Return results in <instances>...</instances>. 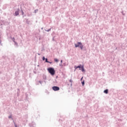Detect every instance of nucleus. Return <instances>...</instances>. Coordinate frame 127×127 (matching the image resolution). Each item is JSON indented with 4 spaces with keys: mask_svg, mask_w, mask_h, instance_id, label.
Instances as JSON below:
<instances>
[{
    "mask_svg": "<svg viewBox=\"0 0 127 127\" xmlns=\"http://www.w3.org/2000/svg\"><path fill=\"white\" fill-rule=\"evenodd\" d=\"M74 46L75 48H78L79 47L80 48L81 50H83L84 49V45L81 42H78L77 44H75Z\"/></svg>",
    "mask_w": 127,
    "mask_h": 127,
    "instance_id": "obj_1",
    "label": "nucleus"
},
{
    "mask_svg": "<svg viewBox=\"0 0 127 127\" xmlns=\"http://www.w3.org/2000/svg\"><path fill=\"white\" fill-rule=\"evenodd\" d=\"M49 73L52 75V76H54L55 75V69L53 67H50L47 69Z\"/></svg>",
    "mask_w": 127,
    "mask_h": 127,
    "instance_id": "obj_2",
    "label": "nucleus"
},
{
    "mask_svg": "<svg viewBox=\"0 0 127 127\" xmlns=\"http://www.w3.org/2000/svg\"><path fill=\"white\" fill-rule=\"evenodd\" d=\"M79 70L82 71V72H86V70H85V68L84 67V65L79 64Z\"/></svg>",
    "mask_w": 127,
    "mask_h": 127,
    "instance_id": "obj_3",
    "label": "nucleus"
},
{
    "mask_svg": "<svg viewBox=\"0 0 127 127\" xmlns=\"http://www.w3.org/2000/svg\"><path fill=\"white\" fill-rule=\"evenodd\" d=\"M52 90L55 91H59L60 87L57 86H54L52 87Z\"/></svg>",
    "mask_w": 127,
    "mask_h": 127,
    "instance_id": "obj_4",
    "label": "nucleus"
},
{
    "mask_svg": "<svg viewBox=\"0 0 127 127\" xmlns=\"http://www.w3.org/2000/svg\"><path fill=\"white\" fill-rule=\"evenodd\" d=\"M19 15V8H18L17 9V11H16L14 14V15L15 16H17V15Z\"/></svg>",
    "mask_w": 127,
    "mask_h": 127,
    "instance_id": "obj_5",
    "label": "nucleus"
},
{
    "mask_svg": "<svg viewBox=\"0 0 127 127\" xmlns=\"http://www.w3.org/2000/svg\"><path fill=\"white\" fill-rule=\"evenodd\" d=\"M29 126L30 127H35V123L33 122L32 123L29 124Z\"/></svg>",
    "mask_w": 127,
    "mask_h": 127,
    "instance_id": "obj_6",
    "label": "nucleus"
},
{
    "mask_svg": "<svg viewBox=\"0 0 127 127\" xmlns=\"http://www.w3.org/2000/svg\"><path fill=\"white\" fill-rule=\"evenodd\" d=\"M17 90L18 91L17 92V97H19V94H20V90L19 88H17Z\"/></svg>",
    "mask_w": 127,
    "mask_h": 127,
    "instance_id": "obj_7",
    "label": "nucleus"
},
{
    "mask_svg": "<svg viewBox=\"0 0 127 127\" xmlns=\"http://www.w3.org/2000/svg\"><path fill=\"white\" fill-rule=\"evenodd\" d=\"M103 93H104V94H109V89H106L104 90V91H103Z\"/></svg>",
    "mask_w": 127,
    "mask_h": 127,
    "instance_id": "obj_8",
    "label": "nucleus"
},
{
    "mask_svg": "<svg viewBox=\"0 0 127 127\" xmlns=\"http://www.w3.org/2000/svg\"><path fill=\"white\" fill-rule=\"evenodd\" d=\"M74 68H75L74 71H76V69H78V68L79 69L80 68V64L78 65H75Z\"/></svg>",
    "mask_w": 127,
    "mask_h": 127,
    "instance_id": "obj_9",
    "label": "nucleus"
},
{
    "mask_svg": "<svg viewBox=\"0 0 127 127\" xmlns=\"http://www.w3.org/2000/svg\"><path fill=\"white\" fill-rule=\"evenodd\" d=\"M14 45L15 47L16 48H17V47H18V44L17 43V42H14Z\"/></svg>",
    "mask_w": 127,
    "mask_h": 127,
    "instance_id": "obj_10",
    "label": "nucleus"
},
{
    "mask_svg": "<svg viewBox=\"0 0 127 127\" xmlns=\"http://www.w3.org/2000/svg\"><path fill=\"white\" fill-rule=\"evenodd\" d=\"M26 23H27V24H29V23H30V21L27 19L26 20Z\"/></svg>",
    "mask_w": 127,
    "mask_h": 127,
    "instance_id": "obj_11",
    "label": "nucleus"
},
{
    "mask_svg": "<svg viewBox=\"0 0 127 127\" xmlns=\"http://www.w3.org/2000/svg\"><path fill=\"white\" fill-rule=\"evenodd\" d=\"M54 61L55 62H56L57 63H58V62H59V60L58 59H54Z\"/></svg>",
    "mask_w": 127,
    "mask_h": 127,
    "instance_id": "obj_12",
    "label": "nucleus"
},
{
    "mask_svg": "<svg viewBox=\"0 0 127 127\" xmlns=\"http://www.w3.org/2000/svg\"><path fill=\"white\" fill-rule=\"evenodd\" d=\"M21 11L22 15H24V12H23V10H22V9L21 8Z\"/></svg>",
    "mask_w": 127,
    "mask_h": 127,
    "instance_id": "obj_13",
    "label": "nucleus"
},
{
    "mask_svg": "<svg viewBox=\"0 0 127 127\" xmlns=\"http://www.w3.org/2000/svg\"><path fill=\"white\" fill-rule=\"evenodd\" d=\"M69 82H70V86H72V82H73V80L72 79H69Z\"/></svg>",
    "mask_w": 127,
    "mask_h": 127,
    "instance_id": "obj_14",
    "label": "nucleus"
},
{
    "mask_svg": "<svg viewBox=\"0 0 127 127\" xmlns=\"http://www.w3.org/2000/svg\"><path fill=\"white\" fill-rule=\"evenodd\" d=\"M81 84H82V86H84V85H85V80L82 81Z\"/></svg>",
    "mask_w": 127,
    "mask_h": 127,
    "instance_id": "obj_15",
    "label": "nucleus"
},
{
    "mask_svg": "<svg viewBox=\"0 0 127 127\" xmlns=\"http://www.w3.org/2000/svg\"><path fill=\"white\" fill-rule=\"evenodd\" d=\"M8 119H11V120H12V121H13V118H12V117L11 116V115H10L9 116H8Z\"/></svg>",
    "mask_w": 127,
    "mask_h": 127,
    "instance_id": "obj_16",
    "label": "nucleus"
},
{
    "mask_svg": "<svg viewBox=\"0 0 127 127\" xmlns=\"http://www.w3.org/2000/svg\"><path fill=\"white\" fill-rule=\"evenodd\" d=\"M45 61L46 63H48V62H49V61H48V58H46Z\"/></svg>",
    "mask_w": 127,
    "mask_h": 127,
    "instance_id": "obj_17",
    "label": "nucleus"
},
{
    "mask_svg": "<svg viewBox=\"0 0 127 127\" xmlns=\"http://www.w3.org/2000/svg\"><path fill=\"white\" fill-rule=\"evenodd\" d=\"M13 123H14V127H17V125H16V124H15V122H14V121H13Z\"/></svg>",
    "mask_w": 127,
    "mask_h": 127,
    "instance_id": "obj_18",
    "label": "nucleus"
},
{
    "mask_svg": "<svg viewBox=\"0 0 127 127\" xmlns=\"http://www.w3.org/2000/svg\"><path fill=\"white\" fill-rule=\"evenodd\" d=\"M45 31H47V32H49V31H51V28H50L48 30H45Z\"/></svg>",
    "mask_w": 127,
    "mask_h": 127,
    "instance_id": "obj_19",
    "label": "nucleus"
},
{
    "mask_svg": "<svg viewBox=\"0 0 127 127\" xmlns=\"http://www.w3.org/2000/svg\"><path fill=\"white\" fill-rule=\"evenodd\" d=\"M45 59H46V58H45V57H43V58H42V60H43V61H45Z\"/></svg>",
    "mask_w": 127,
    "mask_h": 127,
    "instance_id": "obj_20",
    "label": "nucleus"
},
{
    "mask_svg": "<svg viewBox=\"0 0 127 127\" xmlns=\"http://www.w3.org/2000/svg\"><path fill=\"white\" fill-rule=\"evenodd\" d=\"M121 13L122 14V15H126V13H124V11H122Z\"/></svg>",
    "mask_w": 127,
    "mask_h": 127,
    "instance_id": "obj_21",
    "label": "nucleus"
},
{
    "mask_svg": "<svg viewBox=\"0 0 127 127\" xmlns=\"http://www.w3.org/2000/svg\"><path fill=\"white\" fill-rule=\"evenodd\" d=\"M43 79H44V80H46V79H47L46 75L43 76Z\"/></svg>",
    "mask_w": 127,
    "mask_h": 127,
    "instance_id": "obj_22",
    "label": "nucleus"
},
{
    "mask_svg": "<svg viewBox=\"0 0 127 127\" xmlns=\"http://www.w3.org/2000/svg\"><path fill=\"white\" fill-rule=\"evenodd\" d=\"M38 12V9H37L34 10V12L35 13H36V12Z\"/></svg>",
    "mask_w": 127,
    "mask_h": 127,
    "instance_id": "obj_23",
    "label": "nucleus"
},
{
    "mask_svg": "<svg viewBox=\"0 0 127 127\" xmlns=\"http://www.w3.org/2000/svg\"><path fill=\"white\" fill-rule=\"evenodd\" d=\"M12 41H13V42H15V39L14 38V37H13V38H12Z\"/></svg>",
    "mask_w": 127,
    "mask_h": 127,
    "instance_id": "obj_24",
    "label": "nucleus"
},
{
    "mask_svg": "<svg viewBox=\"0 0 127 127\" xmlns=\"http://www.w3.org/2000/svg\"><path fill=\"white\" fill-rule=\"evenodd\" d=\"M0 45H2V44H1V40H0Z\"/></svg>",
    "mask_w": 127,
    "mask_h": 127,
    "instance_id": "obj_25",
    "label": "nucleus"
},
{
    "mask_svg": "<svg viewBox=\"0 0 127 127\" xmlns=\"http://www.w3.org/2000/svg\"><path fill=\"white\" fill-rule=\"evenodd\" d=\"M48 63H49L50 64H52V62L49 61V62H48Z\"/></svg>",
    "mask_w": 127,
    "mask_h": 127,
    "instance_id": "obj_26",
    "label": "nucleus"
},
{
    "mask_svg": "<svg viewBox=\"0 0 127 127\" xmlns=\"http://www.w3.org/2000/svg\"><path fill=\"white\" fill-rule=\"evenodd\" d=\"M38 83H40V84H42V81H38Z\"/></svg>",
    "mask_w": 127,
    "mask_h": 127,
    "instance_id": "obj_27",
    "label": "nucleus"
},
{
    "mask_svg": "<svg viewBox=\"0 0 127 127\" xmlns=\"http://www.w3.org/2000/svg\"><path fill=\"white\" fill-rule=\"evenodd\" d=\"M63 65H64V66H66V63H64V64H63Z\"/></svg>",
    "mask_w": 127,
    "mask_h": 127,
    "instance_id": "obj_28",
    "label": "nucleus"
},
{
    "mask_svg": "<svg viewBox=\"0 0 127 127\" xmlns=\"http://www.w3.org/2000/svg\"><path fill=\"white\" fill-rule=\"evenodd\" d=\"M36 85H39V82H38V81L36 83Z\"/></svg>",
    "mask_w": 127,
    "mask_h": 127,
    "instance_id": "obj_29",
    "label": "nucleus"
},
{
    "mask_svg": "<svg viewBox=\"0 0 127 127\" xmlns=\"http://www.w3.org/2000/svg\"><path fill=\"white\" fill-rule=\"evenodd\" d=\"M60 66H63V64H62V63H61L60 64Z\"/></svg>",
    "mask_w": 127,
    "mask_h": 127,
    "instance_id": "obj_30",
    "label": "nucleus"
},
{
    "mask_svg": "<svg viewBox=\"0 0 127 127\" xmlns=\"http://www.w3.org/2000/svg\"><path fill=\"white\" fill-rule=\"evenodd\" d=\"M24 16H26V15H25V14L23 15V18L24 17Z\"/></svg>",
    "mask_w": 127,
    "mask_h": 127,
    "instance_id": "obj_31",
    "label": "nucleus"
},
{
    "mask_svg": "<svg viewBox=\"0 0 127 127\" xmlns=\"http://www.w3.org/2000/svg\"><path fill=\"white\" fill-rule=\"evenodd\" d=\"M62 62H63V61L62 60L61 61V63L62 64Z\"/></svg>",
    "mask_w": 127,
    "mask_h": 127,
    "instance_id": "obj_32",
    "label": "nucleus"
},
{
    "mask_svg": "<svg viewBox=\"0 0 127 127\" xmlns=\"http://www.w3.org/2000/svg\"><path fill=\"white\" fill-rule=\"evenodd\" d=\"M34 74H36V71H34Z\"/></svg>",
    "mask_w": 127,
    "mask_h": 127,
    "instance_id": "obj_33",
    "label": "nucleus"
},
{
    "mask_svg": "<svg viewBox=\"0 0 127 127\" xmlns=\"http://www.w3.org/2000/svg\"><path fill=\"white\" fill-rule=\"evenodd\" d=\"M38 55L40 56V54L38 53Z\"/></svg>",
    "mask_w": 127,
    "mask_h": 127,
    "instance_id": "obj_34",
    "label": "nucleus"
},
{
    "mask_svg": "<svg viewBox=\"0 0 127 127\" xmlns=\"http://www.w3.org/2000/svg\"><path fill=\"white\" fill-rule=\"evenodd\" d=\"M83 79V77H81V80H82V79Z\"/></svg>",
    "mask_w": 127,
    "mask_h": 127,
    "instance_id": "obj_35",
    "label": "nucleus"
},
{
    "mask_svg": "<svg viewBox=\"0 0 127 127\" xmlns=\"http://www.w3.org/2000/svg\"><path fill=\"white\" fill-rule=\"evenodd\" d=\"M53 40L54 41V38H53Z\"/></svg>",
    "mask_w": 127,
    "mask_h": 127,
    "instance_id": "obj_36",
    "label": "nucleus"
},
{
    "mask_svg": "<svg viewBox=\"0 0 127 127\" xmlns=\"http://www.w3.org/2000/svg\"><path fill=\"white\" fill-rule=\"evenodd\" d=\"M38 67H39V65H38Z\"/></svg>",
    "mask_w": 127,
    "mask_h": 127,
    "instance_id": "obj_37",
    "label": "nucleus"
},
{
    "mask_svg": "<svg viewBox=\"0 0 127 127\" xmlns=\"http://www.w3.org/2000/svg\"><path fill=\"white\" fill-rule=\"evenodd\" d=\"M41 29H43V28H42Z\"/></svg>",
    "mask_w": 127,
    "mask_h": 127,
    "instance_id": "obj_38",
    "label": "nucleus"
},
{
    "mask_svg": "<svg viewBox=\"0 0 127 127\" xmlns=\"http://www.w3.org/2000/svg\"><path fill=\"white\" fill-rule=\"evenodd\" d=\"M58 76H57V78H58Z\"/></svg>",
    "mask_w": 127,
    "mask_h": 127,
    "instance_id": "obj_39",
    "label": "nucleus"
},
{
    "mask_svg": "<svg viewBox=\"0 0 127 127\" xmlns=\"http://www.w3.org/2000/svg\"><path fill=\"white\" fill-rule=\"evenodd\" d=\"M44 82H45V83H46V81H45Z\"/></svg>",
    "mask_w": 127,
    "mask_h": 127,
    "instance_id": "obj_40",
    "label": "nucleus"
}]
</instances>
